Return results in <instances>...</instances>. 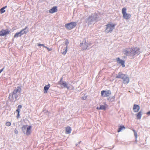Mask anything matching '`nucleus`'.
Returning a JSON list of instances; mask_svg holds the SVG:
<instances>
[{"label": "nucleus", "mask_w": 150, "mask_h": 150, "mask_svg": "<svg viewBox=\"0 0 150 150\" xmlns=\"http://www.w3.org/2000/svg\"><path fill=\"white\" fill-rule=\"evenodd\" d=\"M116 78L121 79L123 80V81L124 84H127L129 82V78L126 74H122L121 72L118 73L116 76Z\"/></svg>", "instance_id": "f257e3e1"}, {"label": "nucleus", "mask_w": 150, "mask_h": 150, "mask_svg": "<svg viewBox=\"0 0 150 150\" xmlns=\"http://www.w3.org/2000/svg\"><path fill=\"white\" fill-rule=\"evenodd\" d=\"M130 53L132 56H134L136 54H139L140 53V48L137 47H131L130 48Z\"/></svg>", "instance_id": "f03ea898"}, {"label": "nucleus", "mask_w": 150, "mask_h": 150, "mask_svg": "<svg viewBox=\"0 0 150 150\" xmlns=\"http://www.w3.org/2000/svg\"><path fill=\"white\" fill-rule=\"evenodd\" d=\"M115 25V24L110 23L107 24L106 25V28L105 30V32L107 33L112 32L113 29H114Z\"/></svg>", "instance_id": "7ed1b4c3"}, {"label": "nucleus", "mask_w": 150, "mask_h": 150, "mask_svg": "<svg viewBox=\"0 0 150 150\" xmlns=\"http://www.w3.org/2000/svg\"><path fill=\"white\" fill-rule=\"evenodd\" d=\"M31 126H30L23 125L22 127V131H24L26 129L25 134L26 135L28 136L30 135L31 133Z\"/></svg>", "instance_id": "20e7f679"}, {"label": "nucleus", "mask_w": 150, "mask_h": 150, "mask_svg": "<svg viewBox=\"0 0 150 150\" xmlns=\"http://www.w3.org/2000/svg\"><path fill=\"white\" fill-rule=\"evenodd\" d=\"M122 13L123 15V18L125 19H129L131 17V14L126 13V9L125 8H122Z\"/></svg>", "instance_id": "39448f33"}, {"label": "nucleus", "mask_w": 150, "mask_h": 150, "mask_svg": "<svg viewBox=\"0 0 150 150\" xmlns=\"http://www.w3.org/2000/svg\"><path fill=\"white\" fill-rule=\"evenodd\" d=\"M77 25L76 23L75 22H71L70 23H67L65 24V27L69 30H70L74 28Z\"/></svg>", "instance_id": "423d86ee"}, {"label": "nucleus", "mask_w": 150, "mask_h": 150, "mask_svg": "<svg viewBox=\"0 0 150 150\" xmlns=\"http://www.w3.org/2000/svg\"><path fill=\"white\" fill-rule=\"evenodd\" d=\"M27 27H26L25 28L22 30L20 32L16 33L14 35V38H17L18 36L21 37L22 35L24 34H26L28 31H26L25 30L27 29Z\"/></svg>", "instance_id": "0eeeda50"}, {"label": "nucleus", "mask_w": 150, "mask_h": 150, "mask_svg": "<svg viewBox=\"0 0 150 150\" xmlns=\"http://www.w3.org/2000/svg\"><path fill=\"white\" fill-rule=\"evenodd\" d=\"M111 94V92L110 90H103L101 92V94L102 97H106L109 96Z\"/></svg>", "instance_id": "6e6552de"}, {"label": "nucleus", "mask_w": 150, "mask_h": 150, "mask_svg": "<svg viewBox=\"0 0 150 150\" xmlns=\"http://www.w3.org/2000/svg\"><path fill=\"white\" fill-rule=\"evenodd\" d=\"M10 33V31L8 29H2L0 31V36H4L9 34Z\"/></svg>", "instance_id": "1a4fd4ad"}, {"label": "nucleus", "mask_w": 150, "mask_h": 150, "mask_svg": "<svg viewBox=\"0 0 150 150\" xmlns=\"http://www.w3.org/2000/svg\"><path fill=\"white\" fill-rule=\"evenodd\" d=\"M62 78L60 81L58 83V84L62 86L63 87L66 88H69V87L68 86L67 83L66 82L62 81Z\"/></svg>", "instance_id": "9d476101"}, {"label": "nucleus", "mask_w": 150, "mask_h": 150, "mask_svg": "<svg viewBox=\"0 0 150 150\" xmlns=\"http://www.w3.org/2000/svg\"><path fill=\"white\" fill-rule=\"evenodd\" d=\"M80 45L81 47L82 50H85L87 49L88 47V43H87L86 40H85L84 42H83L80 43Z\"/></svg>", "instance_id": "9b49d317"}, {"label": "nucleus", "mask_w": 150, "mask_h": 150, "mask_svg": "<svg viewBox=\"0 0 150 150\" xmlns=\"http://www.w3.org/2000/svg\"><path fill=\"white\" fill-rule=\"evenodd\" d=\"M117 62L119 64H121L123 67H125V61L123 60L120 59L119 57L116 59Z\"/></svg>", "instance_id": "f8f14e48"}, {"label": "nucleus", "mask_w": 150, "mask_h": 150, "mask_svg": "<svg viewBox=\"0 0 150 150\" xmlns=\"http://www.w3.org/2000/svg\"><path fill=\"white\" fill-rule=\"evenodd\" d=\"M21 91V88L19 86L17 87V89H15L13 91L12 94V96L15 94H16L18 93H20Z\"/></svg>", "instance_id": "ddd939ff"}, {"label": "nucleus", "mask_w": 150, "mask_h": 150, "mask_svg": "<svg viewBox=\"0 0 150 150\" xmlns=\"http://www.w3.org/2000/svg\"><path fill=\"white\" fill-rule=\"evenodd\" d=\"M57 6H55L53 7L52 8L49 10V12L51 13H54L57 12Z\"/></svg>", "instance_id": "4468645a"}, {"label": "nucleus", "mask_w": 150, "mask_h": 150, "mask_svg": "<svg viewBox=\"0 0 150 150\" xmlns=\"http://www.w3.org/2000/svg\"><path fill=\"white\" fill-rule=\"evenodd\" d=\"M140 109V107L139 105H137L134 104L133 107L134 111L135 112H138Z\"/></svg>", "instance_id": "2eb2a0df"}, {"label": "nucleus", "mask_w": 150, "mask_h": 150, "mask_svg": "<svg viewBox=\"0 0 150 150\" xmlns=\"http://www.w3.org/2000/svg\"><path fill=\"white\" fill-rule=\"evenodd\" d=\"M107 107V105L105 104L104 105H100V107H98L96 109L97 110H105Z\"/></svg>", "instance_id": "dca6fc26"}, {"label": "nucleus", "mask_w": 150, "mask_h": 150, "mask_svg": "<svg viewBox=\"0 0 150 150\" xmlns=\"http://www.w3.org/2000/svg\"><path fill=\"white\" fill-rule=\"evenodd\" d=\"M22 108V106L21 105H18L17 108V109L16 110V112H17V118H18L20 116V109Z\"/></svg>", "instance_id": "f3484780"}, {"label": "nucleus", "mask_w": 150, "mask_h": 150, "mask_svg": "<svg viewBox=\"0 0 150 150\" xmlns=\"http://www.w3.org/2000/svg\"><path fill=\"white\" fill-rule=\"evenodd\" d=\"M71 128L69 126L66 127L65 128V132L67 134H69L71 133Z\"/></svg>", "instance_id": "a211bd4d"}, {"label": "nucleus", "mask_w": 150, "mask_h": 150, "mask_svg": "<svg viewBox=\"0 0 150 150\" xmlns=\"http://www.w3.org/2000/svg\"><path fill=\"white\" fill-rule=\"evenodd\" d=\"M50 87V85L48 84V85H46L44 87V93H47V91L49 89Z\"/></svg>", "instance_id": "6ab92c4d"}, {"label": "nucleus", "mask_w": 150, "mask_h": 150, "mask_svg": "<svg viewBox=\"0 0 150 150\" xmlns=\"http://www.w3.org/2000/svg\"><path fill=\"white\" fill-rule=\"evenodd\" d=\"M125 127L124 126H123V125L120 126H119V127L118 129L117 130V132H121V131H122V130L125 129Z\"/></svg>", "instance_id": "aec40b11"}, {"label": "nucleus", "mask_w": 150, "mask_h": 150, "mask_svg": "<svg viewBox=\"0 0 150 150\" xmlns=\"http://www.w3.org/2000/svg\"><path fill=\"white\" fill-rule=\"evenodd\" d=\"M142 115V112L140 111L139 112L137 115V119H140Z\"/></svg>", "instance_id": "412c9836"}, {"label": "nucleus", "mask_w": 150, "mask_h": 150, "mask_svg": "<svg viewBox=\"0 0 150 150\" xmlns=\"http://www.w3.org/2000/svg\"><path fill=\"white\" fill-rule=\"evenodd\" d=\"M7 7V6H6L1 8L0 10V13L2 14L5 12V9Z\"/></svg>", "instance_id": "4be33fe9"}, {"label": "nucleus", "mask_w": 150, "mask_h": 150, "mask_svg": "<svg viewBox=\"0 0 150 150\" xmlns=\"http://www.w3.org/2000/svg\"><path fill=\"white\" fill-rule=\"evenodd\" d=\"M123 53L125 55L127 56L130 54V52H129L127 49H125L124 50Z\"/></svg>", "instance_id": "5701e85b"}, {"label": "nucleus", "mask_w": 150, "mask_h": 150, "mask_svg": "<svg viewBox=\"0 0 150 150\" xmlns=\"http://www.w3.org/2000/svg\"><path fill=\"white\" fill-rule=\"evenodd\" d=\"M64 52H62V54L65 55L66 54L67 52V47L66 48H65V49H64Z\"/></svg>", "instance_id": "b1692460"}, {"label": "nucleus", "mask_w": 150, "mask_h": 150, "mask_svg": "<svg viewBox=\"0 0 150 150\" xmlns=\"http://www.w3.org/2000/svg\"><path fill=\"white\" fill-rule=\"evenodd\" d=\"M132 130L134 132V136L135 137V138L136 139L137 137V132L135 130H133V129Z\"/></svg>", "instance_id": "393cba45"}, {"label": "nucleus", "mask_w": 150, "mask_h": 150, "mask_svg": "<svg viewBox=\"0 0 150 150\" xmlns=\"http://www.w3.org/2000/svg\"><path fill=\"white\" fill-rule=\"evenodd\" d=\"M11 123L9 122H6V125L7 126H10L11 125Z\"/></svg>", "instance_id": "a878e982"}, {"label": "nucleus", "mask_w": 150, "mask_h": 150, "mask_svg": "<svg viewBox=\"0 0 150 150\" xmlns=\"http://www.w3.org/2000/svg\"><path fill=\"white\" fill-rule=\"evenodd\" d=\"M87 96H84L81 98V99L83 100H85L86 99Z\"/></svg>", "instance_id": "bb28decb"}, {"label": "nucleus", "mask_w": 150, "mask_h": 150, "mask_svg": "<svg viewBox=\"0 0 150 150\" xmlns=\"http://www.w3.org/2000/svg\"><path fill=\"white\" fill-rule=\"evenodd\" d=\"M14 133L15 134H17L18 133V131L16 129H15L14 130Z\"/></svg>", "instance_id": "cd10ccee"}, {"label": "nucleus", "mask_w": 150, "mask_h": 150, "mask_svg": "<svg viewBox=\"0 0 150 150\" xmlns=\"http://www.w3.org/2000/svg\"><path fill=\"white\" fill-rule=\"evenodd\" d=\"M45 48H46L47 50H48L49 51H51L52 50V49H51V48H48L47 47H45Z\"/></svg>", "instance_id": "c85d7f7f"}, {"label": "nucleus", "mask_w": 150, "mask_h": 150, "mask_svg": "<svg viewBox=\"0 0 150 150\" xmlns=\"http://www.w3.org/2000/svg\"><path fill=\"white\" fill-rule=\"evenodd\" d=\"M146 114L149 115H150V111L147 112L146 113Z\"/></svg>", "instance_id": "c756f323"}, {"label": "nucleus", "mask_w": 150, "mask_h": 150, "mask_svg": "<svg viewBox=\"0 0 150 150\" xmlns=\"http://www.w3.org/2000/svg\"><path fill=\"white\" fill-rule=\"evenodd\" d=\"M42 44H40L39 43L38 44V46H42Z\"/></svg>", "instance_id": "7c9ffc66"}, {"label": "nucleus", "mask_w": 150, "mask_h": 150, "mask_svg": "<svg viewBox=\"0 0 150 150\" xmlns=\"http://www.w3.org/2000/svg\"><path fill=\"white\" fill-rule=\"evenodd\" d=\"M4 69V68H3L1 69L0 70V73H1V72L3 71Z\"/></svg>", "instance_id": "2f4dec72"}, {"label": "nucleus", "mask_w": 150, "mask_h": 150, "mask_svg": "<svg viewBox=\"0 0 150 150\" xmlns=\"http://www.w3.org/2000/svg\"><path fill=\"white\" fill-rule=\"evenodd\" d=\"M42 46H43L44 47H45H45H47L46 46H44V44H42Z\"/></svg>", "instance_id": "473e14b6"}, {"label": "nucleus", "mask_w": 150, "mask_h": 150, "mask_svg": "<svg viewBox=\"0 0 150 150\" xmlns=\"http://www.w3.org/2000/svg\"><path fill=\"white\" fill-rule=\"evenodd\" d=\"M11 95V94H10L9 96H10V95Z\"/></svg>", "instance_id": "72a5a7b5"}]
</instances>
